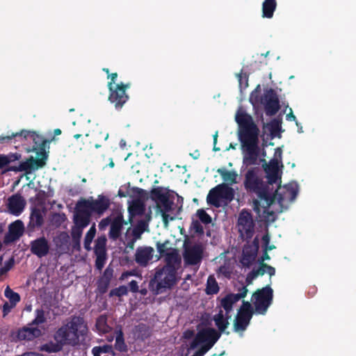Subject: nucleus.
I'll return each instance as SVG.
<instances>
[{
  "label": "nucleus",
  "mask_w": 356,
  "mask_h": 356,
  "mask_svg": "<svg viewBox=\"0 0 356 356\" xmlns=\"http://www.w3.org/2000/svg\"><path fill=\"white\" fill-rule=\"evenodd\" d=\"M282 153L281 148H276L273 159L264 168L268 181V186L264 184L259 175L258 168H250L245 176V188L257 195V199L253 202L254 210L262 220L267 222H273L276 213L286 209L295 200L298 191V186L296 182L279 186L273 196L268 191L270 186L280 183L283 167Z\"/></svg>",
  "instance_id": "f257e3e1"
},
{
  "label": "nucleus",
  "mask_w": 356,
  "mask_h": 356,
  "mask_svg": "<svg viewBox=\"0 0 356 356\" xmlns=\"http://www.w3.org/2000/svg\"><path fill=\"white\" fill-rule=\"evenodd\" d=\"M235 118L238 125V136L243 153L242 168L259 165L264 161L266 153L261 152L258 145V128L252 117L241 108L238 110Z\"/></svg>",
  "instance_id": "f03ea898"
},
{
  "label": "nucleus",
  "mask_w": 356,
  "mask_h": 356,
  "mask_svg": "<svg viewBox=\"0 0 356 356\" xmlns=\"http://www.w3.org/2000/svg\"><path fill=\"white\" fill-rule=\"evenodd\" d=\"M169 242L158 243L157 248L161 257L165 259L166 266L158 270L151 282L152 287L157 293L170 288L177 282L176 270L179 268L181 259L177 250L170 246Z\"/></svg>",
  "instance_id": "7ed1b4c3"
},
{
  "label": "nucleus",
  "mask_w": 356,
  "mask_h": 356,
  "mask_svg": "<svg viewBox=\"0 0 356 356\" xmlns=\"http://www.w3.org/2000/svg\"><path fill=\"white\" fill-rule=\"evenodd\" d=\"M15 136H16V141L21 142L24 145H33L32 149H26L27 152H34L38 149H39V151L36 152V158L31 156L26 161L21 162L18 165H12L8 167V168L6 169L4 172L24 171L26 173H30L32 171H34L40 168L43 167L45 164L44 161L46 159L45 152L43 149V146L44 145L45 142L44 138L41 135L36 133L35 131L29 130H22L20 132H16L15 134Z\"/></svg>",
  "instance_id": "20e7f679"
},
{
  "label": "nucleus",
  "mask_w": 356,
  "mask_h": 356,
  "mask_svg": "<svg viewBox=\"0 0 356 356\" xmlns=\"http://www.w3.org/2000/svg\"><path fill=\"white\" fill-rule=\"evenodd\" d=\"M88 328L83 320L74 317L56 333V343L50 342L42 346L41 349L49 353H55L61 350L64 345H76L84 338Z\"/></svg>",
  "instance_id": "39448f33"
},
{
  "label": "nucleus",
  "mask_w": 356,
  "mask_h": 356,
  "mask_svg": "<svg viewBox=\"0 0 356 356\" xmlns=\"http://www.w3.org/2000/svg\"><path fill=\"white\" fill-rule=\"evenodd\" d=\"M220 337L213 328L200 330L195 337L190 342L189 346L184 350L181 356H203L218 341Z\"/></svg>",
  "instance_id": "423d86ee"
},
{
  "label": "nucleus",
  "mask_w": 356,
  "mask_h": 356,
  "mask_svg": "<svg viewBox=\"0 0 356 356\" xmlns=\"http://www.w3.org/2000/svg\"><path fill=\"white\" fill-rule=\"evenodd\" d=\"M247 293L248 289L243 287L240 293L229 294L221 300L222 308L213 316V321L220 331L223 332L229 324V320L231 318L230 312L232 310L233 305L245 297Z\"/></svg>",
  "instance_id": "0eeeda50"
},
{
  "label": "nucleus",
  "mask_w": 356,
  "mask_h": 356,
  "mask_svg": "<svg viewBox=\"0 0 356 356\" xmlns=\"http://www.w3.org/2000/svg\"><path fill=\"white\" fill-rule=\"evenodd\" d=\"M234 197L233 190L225 184H219L212 188L207 195V202L216 207L222 206L227 201L232 200Z\"/></svg>",
  "instance_id": "6e6552de"
},
{
  "label": "nucleus",
  "mask_w": 356,
  "mask_h": 356,
  "mask_svg": "<svg viewBox=\"0 0 356 356\" xmlns=\"http://www.w3.org/2000/svg\"><path fill=\"white\" fill-rule=\"evenodd\" d=\"M152 195L157 199V212L161 215L165 226L167 227L168 222L174 219L170 214L172 203L169 200L167 193L161 188L154 189Z\"/></svg>",
  "instance_id": "1a4fd4ad"
},
{
  "label": "nucleus",
  "mask_w": 356,
  "mask_h": 356,
  "mask_svg": "<svg viewBox=\"0 0 356 356\" xmlns=\"http://www.w3.org/2000/svg\"><path fill=\"white\" fill-rule=\"evenodd\" d=\"M273 290L270 287H264L255 292L252 297V302L255 307V312L259 314L266 313L271 304Z\"/></svg>",
  "instance_id": "9d476101"
},
{
  "label": "nucleus",
  "mask_w": 356,
  "mask_h": 356,
  "mask_svg": "<svg viewBox=\"0 0 356 356\" xmlns=\"http://www.w3.org/2000/svg\"><path fill=\"white\" fill-rule=\"evenodd\" d=\"M93 213L88 200H79L75 207L74 215V224L80 228L86 227L90 222V217Z\"/></svg>",
  "instance_id": "9b49d317"
},
{
  "label": "nucleus",
  "mask_w": 356,
  "mask_h": 356,
  "mask_svg": "<svg viewBox=\"0 0 356 356\" xmlns=\"http://www.w3.org/2000/svg\"><path fill=\"white\" fill-rule=\"evenodd\" d=\"M128 88H129V84H113V83H108L110 90L108 99L111 103L114 104L116 108H120L128 100L129 97L125 92V90Z\"/></svg>",
  "instance_id": "f8f14e48"
},
{
  "label": "nucleus",
  "mask_w": 356,
  "mask_h": 356,
  "mask_svg": "<svg viewBox=\"0 0 356 356\" xmlns=\"http://www.w3.org/2000/svg\"><path fill=\"white\" fill-rule=\"evenodd\" d=\"M252 316V309L249 302H243L234 323L235 332L244 331L248 325Z\"/></svg>",
  "instance_id": "ddd939ff"
},
{
  "label": "nucleus",
  "mask_w": 356,
  "mask_h": 356,
  "mask_svg": "<svg viewBox=\"0 0 356 356\" xmlns=\"http://www.w3.org/2000/svg\"><path fill=\"white\" fill-rule=\"evenodd\" d=\"M237 227L242 237L249 238L251 236L253 230V220L250 213L245 211L241 212Z\"/></svg>",
  "instance_id": "4468645a"
},
{
  "label": "nucleus",
  "mask_w": 356,
  "mask_h": 356,
  "mask_svg": "<svg viewBox=\"0 0 356 356\" xmlns=\"http://www.w3.org/2000/svg\"><path fill=\"white\" fill-rule=\"evenodd\" d=\"M203 248L202 245L195 244L192 246H186L184 259L186 264L196 265L202 258Z\"/></svg>",
  "instance_id": "2eb2a0df"
},
{
  "label": "nucleus",
  "mask_w": 356,
  "mask_h": 356,
  "mask_svg": "<svg viewBox=\"0 0 356 356\" xmlns=\"http://www.w3.org/2000/svg\"><path fill=\"white\" fill-rule=\"evenodd\" d=\"M44 331V326L38 327L31 323L28 326L19 330L17 338L19 340H32L43 334Z\"/></svg>",
  "instance_id": "dca6fc26"
},
{
  "label": "nucleus",
  "mask_w": 356,
  "mask_h": 356,
  "mask_svg": "<svg viewBox=\"0 0 356 356\" xmlns=\"http://www.w3.org/2000/svg\"><path fill=\"white\" fill-rule=\"evenodd\" d=\"M147 227V225L145 222H140L136 227L129 229L125 236L127 245L133 248L134 243L140 238V235L146 230Z\"/></svg>",
  "instance_id": "f3484780"
},
{
  "label": "nucleus",
  "mask_w": 356,
  "mask_h": 356,
  "mask_svg": "<svg viewBox=\"0 0 356 356\" xmlns=\"http://www.w3.org/2000/svg\"><path fill=\"white\" fill-rule=\"evenodd\" d=\"M154 250L151 247H140L135 254L136 261L142 266H147L153 259Z\"/></svg>",
  "instance_id": "a211bd4d"
},
{
  "label": "nucleus",
  "mask_w": 356,
  "mask_h": 356,
  "mask_svg": "<svg viewBox=\"0 0 356 356\" xmlns=\"http://www.w3.org/2000/svg\"><path fill=\"white\" fill-rule=\"evenodd\" d=\"M24 227L22 222L17 220L10 225L8 233L6 236V241L13 242L17 240L24 233Z\"/></svg>",
  "instance_id": "6ab92c4d"
},
{
  "label": "nucleus",
  "mask_w": 356,
  "mask_h": 356,
  "mask_svg": "<svg viewBox=\"0 0 356 356\" xmlns=\"http://www.w3.org/2000/svg\"><path fill=\"white\" fill-rule=\"evenodd\" d=\"M31 249L33 254L42 257L48 253L49 245L47 239L41 237L31 242Z\"/></svg>",
  "instance_id": "aec40b11"
},
{
  "label": "nucleus",
  "mask_w": 356,
  "mask_h": 356,
  "mask_svg": "<svg viewBox=\"0 0 356 356\" xmlns=\"http://www.w3.org/2000/svg\"><path fill=\"white\" fill-rule=\"evenodd\" d=\"M24 207L25 201L20 195H15L8 200V209L13 215H19Z\"/></svg>",
  "instance_id": "412c9836"
},
{
  "label": "nucleus",
  "mask_w": 356,
  "mask_h": 356,
  "mask_svg": "<svg viewBox=\"0 0 356 356\" xmlns=\"http://www.w3.org/2000/svg\"><path fill=\"white\" fill-rule=\"evenodd\" d=\"M88 200L90 202L92 212L98 214H102L109 206V200L104 196H99L96 200L92 198Z\"/></svg>",
  "instance_id": "4be33fe9"
},
{
  "label": "nucleus",
  "mask_w": 356,
  "mask_h": 356,
  "mask_svg": "<svg viewBox=\"0 0 356 356\" xmlns=\"http://www.w3.org/2000/svg\"><path fill=\"white\" fill-rule=\"evenodd\" d=\"M275 268L272 266L261 264L257 270H253L247 276V282L250 284L252 281L258 275H263L265 273L268 274L270 276L275 275Z\"/></svg>",
  "instance_id": "5701e85b"
},
{
  "label": "nucleus",
  "mask_w": 356,
  "mask_h": 356,
  "mask_svg": "<svg viewBox=\"0 0 356 356\" xmlns=\"http://www.w3.org/2000/svg\"><path fill=\"white\" fill-rule=\"evenodd\" d=\"M129 213L130 215V221L131 218L136 215H139L144 211V204L141 200L139 198L134 199L131 202H129L128 207Z\"/></svg>",
  "instance_id": "b1692460"
},
{
  "label": "nucleus",
  "mask_w": 356,
  "mask_h": 356,
  "mask_svg": "<svg viewBox=\"0 0 356 356\" xmlns=\"http://www.w3.org/2000/svg\"><path fill=\"white\" fill-rule=\"evenodd\" d=\"M217 172L222 177L224 181L228 184H233L236 183L238 174L234 170H227L225 168H219Z\"/></svg>",
  "instance_id": "393cba45"
},
{
  "label": "nucleus",
  "mask_w": 356,
  "mask_h": 356,
  "mask_svg": "<svg viewBox=\"0 0 356 356\" xmlns=\"http://www.w3.org/2000/svg\"><path fill=\"white\" fill-rule=\"evenodd\" d=\"M276 0H265L262 4L263 17L271 18L276 8Z\"/></svg>",
  "instance_id": "a878e982"
},
{
  "label": "nucleus",
  "mask_w": 356,
  "mask_h": 356,
  "mask_svg": "<svg viewBox=\"0 0 356 356\" xmlns=\"http://www.w3.org/2000/svg\"><path fill=\"white\" fill-rule=\"evenodd\" d=\"M21 159V154L18 153H10L8 154H0V170L8 167L11 163Z\"/></svg>",
  "instance_id": "bb28decb"
},
{
  "label": "nucleus",
  "mask_w": 356,
  "mask_h": 356,
  "mask_svg": "<svg viewBox=\"0 0 356 356\" xmlns=\"http://www.w3.org/2000/svg\"><path fill=\"white\" fill-rule=\"evenodd\" d=\"M122 225V218L121 216H118L113 220L111 224V229L109 232L110 238L115 239L119 236Z\"/></svg>",
  "instance_id": "cd10ccee"
},
{
  "label": "nucleus",
  "mask_w": 356,
  "mask_h": 356,
  "mask_svg": "<svg viewBox=\"0 0 356 356\" xmlns=\"http://www.w3.org/2000/svg\"><path fill=\"white\" fill-rule=\"evenodd\" d=\"M92 353L94 356H113L111 346L107 345L93 348Z\"/></svg>",
  "instance_id": "c85d7f7f"
},
{
  "label": "nucleus",
  "mask_w": 356,
  "mask_h": 356,
  "mask_svg": "<svg viewBox=\"0 0 356 356\" xmlns=\"http://www.w3.org/2000/svg\"><path fill=\"white\" fill-rule=\"evenodd\" d=\"M43 222V213L39 209H33L31 215V223L33 226H40Z\"/></svg>",
  "instance_id": "c756f323"
},
{
  "label": "nucleus",
  "mask_w": 356,
  "mask_h": 356,
  "mask_svg": "<svg viewBox=\"0 0 356 356\" xmlns=\"http://www.w3.org/2000/svg\"><path fill=\"white\" fill-rule=\"evenodd\" d=\"M95 233L96 229L95 225H93L88 231L84 239V248L87 250H90L91 249L90 245L95 236Z\"/></svg>",
  "instance_id": "7c9ffc66"
},
{
  "label": "nucleus",
  "mask_w": 356,
  "mask_h": 356,
  "mask_svg": "<svg viewBox=\"0 0 356 356\" xmlns=\"http://www.w3.org/2000/svg\"><path fill=\"white\" fill-rule=\"evenodd\" d=\"M106 238L105 236H100L96 241L95 252V254H106Z\"/></svg>",
  "instance_id": "2f4dec72"
},
{
  "label": "nucleus",
  "mask_w": 356,
  "mask_h": 356,
  "mask_svg": "<svg viewBox=\"0 0 356 356\" xmlns=\"http://www.w3.org/2000/svg\"><path fill=\"white\" fill-rule=\"evenodd\" d=\"M206 291L208 294L216 293L218 291V284L215 278L212 276L209 277L207 280Z\"/></svg>",
  "instance_id": "473e14b6"
},
{
  "label": "nucleus",
  "mask_w": 356,
  "mask_h": 356,
  "mask_svg": "<svg viewBox=\"0 0 356 356\" xmlns=\"http://www.w3.org/2000/svg\"><path fill=\"white\" fill-rule=\"evenodd\" d=\"M96 327L99 332L107 333L110 330L109 326L107 325L106 318L100 316L96 323Z\"/></svg>",
  "instance_id": "72a5a7b5"
},
{
  "label": "nucleus",
  "mask_w": 356,
  "mask_h": 356,
  "mask_svg": "<svg viewBox=\"0 0 356 356\" xmlns=\"http://www.w3.org/2000/svg\"><path fill=\"white\" fill-rule=\"evenodd\" d=\"M4 294L9 302L15 305L20 300L19 294L13 291L8 286L5 289Z\"/></svg>",
  "instance_id": "f704fd0d"
},
{
  "label": "nucleus",
  "mask_w": 356,
  "mask_h": 356,
  "mask_svg": "<svg viewBox=\"0 0 356 356\" xmlns=\"http://www.w3.org/2000/svg\"><path fill=\"white\" fill-rule=\"evenodd\" d=\"M268 114H275L279 109V104L276 99H272L266 106Z\"/></svg>",
  "instance_id": "c9c22d12"
},
{
  "label": "nucleus",
  "mask_w": 356,
  "mask_h": 356,
  "mask_svg": "<svg viewBox=\"0 0 356 356\" xmlns=\"http://www.w3.org/2000/svg\"><path fill=\"white\" fill-rule=\"evenodd\" d=\"M44 321H45V317H44V312L40 309H37L36 310V316H35V319L33 321V322L31 323V324H33L35 326H38V327L44 326L42 324L44 323Z\"/></svg>",
  "instance_id": "e433bc0d"
},
{
  "label": "nucleus",
  "mask_w": 356,
  "mask_h": 356,
  "mask_svg": "<svg viewBox=\"0 0 356 356\" xmlns=\"http://www.w3.org/2000/svg\"><path fill=\"white\" fill-rule=\"evenodd\" d=\"M115 348L120 351L124 350L125 345H124V340L122 338V332L116 331V332H115Z\"/></svg>",
  "instance_id": "4c0bfd02"
},
{
  "label": "nucleus",
  "mask_w": 356,
  "mask_h": 356,
  "mask_svg": "<svg viewBox=\"0 0 356 356\" xmlns=\"http://www.w3.org/2000/svg\"><path fill=\"white\" fill-rule=\"evenodd\" d=\"M279 127V124L277 122H272L269 124H266L264 126V131L265 133L270 132V134L272 137H274L275 135V132Z\"/></svg>",
  "instance_id": "58836bf2"
},
{
  "label": "nucleus",
  "mask_w": 356,
  "mask_h": 356,
  "mask_svg": "<svg viewBox=\"0 0 356 356\" xmlns=\"http://www.w3.org/2000/svg\"><path fill=\"white\" fill-rule=\"evenodd\" d=\"M197 216L204 224H208L211 222V217L202 209H199L197 211Z\"/></svg>",
  "instance_id": "ea45409f"
},
{
  "label": "nucleus",
  "mask_w": 356,
  "mask_h": 356,
  "mask_svg": "<svg viewBox=\"0 0 356 356\" xmlns=\"http://www.w3.org/2000/svg\"><path fill=\"white\" fill-rule=\"evenodd\" d=\"M127 289L125 286H121L118 288H116L113 290H112L110 293L111 296H122L123 295L127 294Z\"/></svg>",
  "instance_id": "a19ab883"
},
{
  "label": "nucleus",
  "mask_w": 356,
  "mask_h": 356,
  "mask_svg": "<svg viewBox=\"0 0 356 356\" xmlns=\"http://www.w3.org/2000/svg\"><path fill=\"white\" fill-rule=\"evenodd\" d=\"M96 266L97 268L101 269L105 264L106 254H96Z\"/></svg>",
  "instance_id": "79ce46f5"
},
{
  "label": "nucleus",
  "mask_w": 356,
  "mask_h": 356,
  "mask_svg": "<svg viewBox=\"0 0 356 356\" xmlns=\"http://www.w3.org/2000/svg\"><path fill=\"white\" fill-rule=\"evenodd\" d=\"M15 134V133H12L11 134L7 136H0V143H7L13 139L16 140Z\"/></svg>",
  "instance_id": "37998d69"
},
{
  "label": "nucleus",
  "mask_w": 356,
  "mask_h": 356,
  "mask_svg": "<svg viewBox=\"0 0 356 356\" xmlns=\"http://www.w3.org/2000/svg\"><path fill=\"white\" fill-rule=\"evenodd\" d=\"M15 307V305L9 302H6L3 306V315L8 314L10 310Z\"/></svg>",
  "instance_id": "c03bdc74"
},
{
  "label": "nucleus",
  "mask_w": 356,
  "mask_h": 356,
  "mask_svg": "<svg viewBox=\"0 0 356 356\" xmlns=\"http://www.w3.org/2000/svg\"><path fill=\"white\" fill-rule=\"evenodd\" d=\"M111 223V220L109 218H104L102 220L99 224V228L101 230H104Z\"/></svg>",
  "instance_id": "a18cd8bd"
},
{
  "label": "nucleus",
  "mask_w": 356,
  "mask_h": 356,
  "mask_svg": "<svg viewBox=\"0 0 356 356\" xmlns=\"http://www.w3.org/2000/svg\"><path fill=\"white\" fill-rule=\"evenodd\" d=\"M83 229V228H80L75 225V227L72 229L73 237H76L77 238H79L81 235Z\"/></svg>",
  "instance_id": "49530a36"
},
{
  "label": "nucleus",
  "mask_w": 356,
  "mask_h": 356,
  "mask_svg": "<svg viewBox=\"0 0 356 356\" xmlns=\"http://www.w3.org/2000/svg\"><path fill=\"white\" fill-rule=\"evenodd\" d=\"M238 81L241 87H242L243 85L244 86V87H246L248 86L247 78L245 75H238Z\"/></svg>",
  "instance_id": "de8ad7c7"
},
{
  "label": "nucleus",
  "mask_w": 356,
  "mask_h": 356,
  "mask_svg": "<svg viewBox=\"0 0 356 356\" xmlns=\"http://www.w3.org/2000/svg\"><path fill=\"white\" fill-rule=\"evenodd\" d=\"M136 273L135 271H130V272H125L123 273L120 277L121 280H127L129 276L135 275Z\"/></svg>",
  "instance_id": "09e8293b"
},
{
  "label": "nucleus",
  "mask_w": 356,
  "mask_h": 356,
  "mask_svg": "<svg viewBox=\"0 0 356 356\" xmlns=\"http://www.w3.org/2000/svg\"><path fill=\"white\" fill-rule=\"evenodd\" d=\"M130 290L133 292H136L138 289V283L133 280L129 283Z\"/></svg>",
  "instance_id": "8fccbe9b"
},
{
  "label": "nucleus",
  "mask_w": 356,
  "mask_h": 356,
  "mask_svg": "<svg viewBox=\"0 0 356 356\" xmlns=\"http://www.w3.org/2000/svg\"><path fill=\"white\" fill-rule=\"evenodd\" d=\"M286 118L289 121H296V118L293 115L291 108H290V113L286 115Z\"/></svg>",
  "instance_id": "3c124183"
},
{
  "label": "nucleus",
  "mask_w": 356,
  "mask_h": 356,
  "mask_svg": "<svg viewBox=\"0 0 356 356\" xmlns=\"http://www.w3.org/2000/svg\"><path fill=\"white\" fill-rule=\"evenodd\" d=\"M194 335V333L193 331H191V330H187L184 333V337L186 339H190L191 338H193Z\"/></svg>",
  "instance_id": "603ef678"
},
{
  "label": "nucleus",
  "mask_w": 356,
  "mask_h": 356,
  "mask_svg": "<svg viewBox=\"0 0 356 356\" xmlns=\"http://www.w3.org/2000/svg\"><path fill=\"white\" fill-rule=\"evenodd\" d=\"M117 77H118L117 73H113V74H108V79H111V81L109 83H113V84H116L115 83V81Z\"/></svg>",
  "instance_id": "864d4df0"
},
{
  "label": "nucleus",
  "mask_w": 356,
  "mask_h": 356,
  "mask_svg": "<svg viewBox=\"0 0 356 356\" xmlns=\"http://www.w3.org/2000/svg\"><path fill=\"white\" fill-rule=\"evenodd\" d=\"M262 241H263V243H264V245L267 246V245H268L269 241H270V236H269V235L268 234H265L262 237Z\"/></svg>",
  "instance_id": "5fc2aeb1"
},
{
  "label": "nucleus",
  "mask_w": 356,
  "mask_h": 356,
  "mask_svg": "<svg viewBox=\"0 0 356 356\" xmlns=\"http://www.w3.org/2000/svg\"><path fill=\"white\" fill-rule=\"evenodd\" d=\"M217 138H218V132H216L214 135H213V144H214V147H213V149L215 151L218 150V149H217L216 147V144L217 143Z\"/></svg>",
  "instance_id": "6e6d98bb"
},
{
  "label": "nucleus",
  "mask_w": 356,
  "mask_h": 356,
  "mask_svg": "<svg viewBox=\"0 0 356 356\" xmlns=\"http://www.w3.org/2000/svg\"><path fill=\"white\" fill-rule=\"evenodd\" d=\"M99 135H102L104 140H106L108 138L109 134L107 132H102L101 131L99 133Z\"/></svg>",
  "instance_id": "4d7b16f0"
},
{
  "label": "nucleus",
  "mask_w": 356,
  "mask_h": 356,
  "mask_svg": "<svg viewBox=\"0 0 356 356\" xmlns=\"http://www.w3.org/2000/svg\"><path fill=\"white\" fill-rule=\"evenodd\" d=\"M219 271H220V273H221L224 274L225 276L229 275V273L228 271H227V270L225 269V267H221V268H220Z\"/></svg>",
  "instance_id": "13d9d810"
},
{
  "label": "nucleus",
  "mask_w": 356,
  "mask_h": 356,
  "mask_svg": "<svg viewBox=\"0 0 356 356\" xmlns=\"http://www.w3.org/2000/svg\"><path fill=\"white\" fill-rule=\"evenodd\" d=\"M193 225H194V227H196V231L197 232H202V229L199 226L197 222H193Z\"/></svg>",
  "instance_id": "bf43d9fd"
},
{
  "label": "nucleus",
  "mask_w": 356,
  "mask_h": 356,
  "mask_svg": "<svg viewBox=\"0 0 356 356\" xmlns=\"http://www.w3.org/2000/svg\"><path fill=\"white\" fill-rule=\"evenodd\" d=\"M270 259V257L268 256V254L266 252L263 257H261V262H263L265 260H268Z\"/></svg>",
  "instance_id": "052dcab7"
},
{
  "label": "nucleus",
  "mask_w": 356,
  "mask_h": 356,
  "mask_svg": "<svg viewBox=\"0 0 356 356\" xmlns=\"http://www.w3.org/2000/svg\"><path fill=\"white\" fill-rule=\"evenodd\" d=\"M296 126L298 127V132L299 133H302L303 131H302V127L298 123V122H296Z\"/></svg>",
  "instance_id": "680f3d73"
},
{
  "label": "nucleus",
  "mask_w": 356,
  "mask_h": 356,
  "mask_svg": "<svg viewBox=\"0 0 356 356\" xmlns=\"http://www.w3.org/2000/svg\"><path fill=\"white\" fill-rule=\"evenodd\" d=\"M274 248H275L274 245H269V244L267 245V246H265V250L266 251H267V250H272Z\"/></svg>",
  "instance_id": "e2e57ef3"
},
{
  "label": "nucleus",
  "mask_w": 356,
  "mask_h": 356,
  "mask_svg": "<svg viewBox=\"0 0 356 356\" xmlns=\"http://www.w3.org/2000/svg\"><path fill=\"white\" fill-rule=\"evenodd\" d=\"M109 167L111 168H113L114 167V163H113V161L112 159H110V162H109V164H108Z\"/></svg>",
  "instance_id": "0e129e2a"
},
{
  "label": "nucleus",
  "mask_w": 356,
  "mask_h": 356,
  "mask_svg": "<svg viewBox=\"0 0 356 356\" xmlns=\"http://www.w3.org/2000/svg\"><path fill=\"white\" fill-rule=\"evenodd\" d=\"M61 131L60 129H56L55 130V134H57V135H59L60 134Z\"/></svg>",
  "instance_id": "69168bd1"
},
{
  "label": "nucleus",
  "mask_w": 356,
  "mask_h": 356,
  "mask_svg": "<svg viewBox=\"0 0 356 356\" xmlns=\"http://www.w3.org/2000/svg\"><path fill=\"white\" fill-rule=\"evenodd\" d=\"M113 337L110 336V337H107V340L109 341H113Z\"/></svg>",
  "instance_id": "338daca9"
},
{
  "label": "nucleus",
  "mask_w": 356,
  "mask_h": 356,
  "mask_svg": "<svg viewBox=\"0 0 356 356\" xmlns=\"http://www.w3.org/2000/svg\"><path fill=\"white\" fill-rule=\"evenodd\" d=\"M79 137H80V135H79V134H76V135L74 136V138H79Z\"/></svg>",
  "instance_id": "774afa93"
}]
</instances>
